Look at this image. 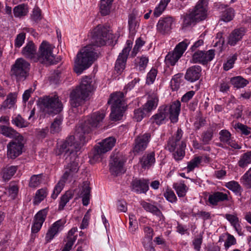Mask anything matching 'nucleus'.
<instances>
[{"mask_svg": "<svg viewBox=\"0 0 251 251\" xmlns=\"http://www.w3.org/2000/svg\"><path fill=\"white\" fill-rule=\"evenodd\" d=\"M105 117L103 111L93 113L87 117L81 125L78 126L74 136H70L58 146L56 151L57 155H63L67 161L65 166L64 173L60 180L55 186L51 198L55 199L64 188L66 180L72 178L79 170L77 152L81 145L89 139L88 134L99 126Z\"/></svg>", "mask_w": 251, "mask_h": 251, "instance_id": "1", "label": "nucleus"}, {"mask_svg": "<svg viewBox=\"0 0 251 251\" xmlns=\"http://www.w3.org/2000/svg\"><path fill=\"white\" fill-rule=\"evenodd\" d=\"M91 44L83 48L77 54L75 61V72L81 74L88 68L97 58L98 54L96 47H99L113 42L115 38L104 26L98 25L91 32Z\"/></svg>", "mask_w": 251, "mask_h": 251, "instance_id": "2", "label": "nucleus"}, {"mask_svg": "<svg viewBox=\"0 0 251 251\" xmlns=\"http://www.w3.org/2000/svg\"><path fill=\"white\" fill-rule=\"evenodd\" d=\"M180 102L176 100L169 105L159 107L157 113L153 115L151 121L152 123L160 125L165 123L169 117L172 123H176L180 111Z\"/></svg>", "mask_w": 251, "mask_h": 251, "instance_id": "3", "label": "nucleus"}, {"mask_svg": "<svg viewBox=\"0 0 251 251\" xmlns=\"http://www.w3.org/2000/svg\"><path fill=\"white\" fill-rule=\"evenodd\" d=\"M91 82V78L85 76L83 78L80 85L71 93L70 103L72 112H79L77 108L81 105L83 101L89 96V93L93 90Z\"/></svg>", "mask_w": 251, "mask_h": 251, "instance_id": "4", "label": "nucleus"}, {"mask_svg": "<svg viewBox=\"0 0 251 251\" xmlns=\"http://www.w3.org/2000/svg\"><path fill=\"white\" fill-rule=\"evenodd\" d=\"M183 132L178 128L174 135L169 138L166 149L170 152H173V156L176 161L182 159L185 155V149L186 147L184 141H181Z\"/></svg>", "mask_w": 251, "mask_h": 251, "instance_id": "5", "label": "nucleus"}, {"mask_svg": "<svg viewBox=\"0 0 251 251\" xmlns=\"http://www.w3.org/2000/svg\"><path fill=\"white\" fill-rule=\"evenodd\" d=\"M41 108L45 114L55 115L63 109V105L58 97L46 96L40 98Z\"/></svg>", "mask_w": 251, "mask_h": 251, "instance_id": "6", "label": "nucleus"}, {"mask_svg": "<svg viewBox=\"0 0 251 251\" xmlns=\"http://www.w3.org/2000/svg\"><path fill=\"white\" fill-rule=\"evenodd\" d=\"M30 64L22 58H18L11 69L12 76L18 81L25 80L28 75Z\"/></svg>", "mask_w": 251, "mask_h": 251, "instance_id": "7", "label": "nucleus"}, {"mask_svg": "<svg viewBox=\"0 0 251 251\" xmlns=\"http://www.w3.org/2000/svg\"><path fill=\"white\" fill-rule=\"evenodd\" d=\"M54 46L49 42L44 41L41 44L37 55V62L41 63H53L54 58L52 50Z\"/></svg>", "mask_w": 251, "mask_h": 251, "instance_id": "8", "label": "nucleus"}, {"mask_svg": "<svg viewBox=\"0 0 251 251\" xmlns=\"http://www.w3.org/2000/svg\"><path fill=\"white\" fill-rule=\"evenodd\" d=\"M115 143L116 139L112 137L107 138L99 143L95 147L93 159L96 161L101 160L102 155L110 151L115 145Z\"/></svg>", "mask_w": 251, "mask_h": 251, "instance_id": "9", "label": "nucleus"}, {"mask_svg": "<svg viewBox=\"0 0 251 251\" xmlns=\"http://www.w3.org/2000/svg\"><path fill=\"white\" fill-rule=\"evenodd\" d=\"M189 43L188 40L179 43L173 52H169L165 57L167 64L174 66L186 50Z\"/></svg>", "mask_w": 251, "mask_h": 251, "instance_id": "10", "label": "nucleus"}, {"mask_svg": "<svg viewBox=\"0 0 251 251\" xmlns=\"http://www.w3.org/2000/svg\"><path fill=\"white\" fill-rule=\"evenodd\" d=\"M23 137L19 138L9 142L7 145V156L8 158L15 159L20 155L23 152L24 143Z\"/></svg>", "mask_w": 251, "mask_h": 251, "instance_id": "11", "label": "nucleus"}, {"mask_svg": "<svg viewBox=\"0 0 251 251\" xmlns=\"http://www.w3.org/2000/svg\"><path fill=\"white\" fill-rule=\"evenodd\" d=\"M132 42L127 40L126 46L119 53L115 65V70L118 74H121L125 68L126 60L129 51L132 46Z\"/></svg>", "mask_w": 251, "mask_h": 251, "instance_id": "12", "label": "nucleus"}, {"mask_svg": "<svg viewBox=\"0 0 251 251\" xmlns=\"http://www.w3.org/2000/svg\"><path fill=\"white\" fill-rule=\"evenodd\" d=\"M208 0H199L191 11L198 22L205 20L207 16Z\"/></svg>", "mask_w": 251, "mask_h": 251, "instance_id": "13", "label": "nucleus"}, {"mask_svg": "<svg viewBox=\"0 0 251 251\" xmlns=\"http://www.w3.org/2000/svg\"><path fill=\"white\" fill-rule=\"evenodd\" d=\"M215 56V50H209L207 51L198 50L193 55L192 62L194 63H200L202 65L211 61Z\"/></svg>", "mask_w": 251, "mask_h": 251, "instance_id": "14", "label": "nucleus"}, {"mask_svg": "<svg viewBox=\"0 0 251 251\" xmlns=\"http://www.w3.org/2000/svg\"><path fill=\"white\" fill-rule=\"evenodd\" d=\"M174 23V19L172 17L161 18L156 25L157 33L165 35L169 34L172 29Z\"/></svg>", "mask_w": 251, "mask_h": 251, "instance_id": "15", "label": "nucleus"}, {"mask_svg": "<svg viewBox=\"0 0 251 251\" xmlns=\"http://www.w3.org/2000/svg\"><path fill=\"white\" fill-rule=\"evenodd\" d=\"M124 164V161L118 154L111 155L109 163V170L112 175L118 176L121 173H124L125 172L123 168Z\"/></svg>", "mask_w": 251, "mask_h": 251, "instance_id": "16", "label": "nucleus"}, {"mask_svg": "<svg viewBox=\"0 0 251 251\" xmlns=\"http://www.w3.org/2000/svg\"><path fill=\"white\" fill-rule=\"evenodd\" d=\"M66 220L60 219L54 222L48 229L46 236V243L50 242L59 232L62 231L64 228Z\"/></svg>", "mask_w": 251, "mask_h": 251, "instance_id": "17", "label": "nucleus"}, {"mask_svg": "<svg viewBox=\"0 0 251 251\" xmlns=\"http://www.w3.org/2000/svg\"><path fill=\"white\" fill-rule=\"evenodd\" d=\"M151 138V135L150 133H145L142 135H138L135 139L133 152L139 153L145 150L147 148Z\"/></svg>", "mask_w": 251, "mask_h": 251, "instance_id": "18", "label": "nucleus"}, {"mask_svg": "<svg viewBox=\"0 0 251 251\" xmlns=\"http://www.w3.org/2000/svg\"><path fill=\"white\" fill-rule=\"evenodd\" d=\"M147 101L143 105V110L150 113L154 110L157 107L159 99L157 93L154 91H150L147 94Z\"/></svg>", "mask_w": 251, "mask_h": 251, "instance_id": "19", "label": "nucleus"}, {"mask_svg": "<svg viewBox=\"0 0 251 251\" xmlns=\"http://www.w3.org/2000/svg\"><path fill=\"white\" fill-rule=\"evenodd\" d=\"M131 190L137 194H146L149 189V180L144 178H135L132 181Z\"/></svg>", "mask_w": 251, "mask_h": 251, "instance_id": "20", "label": "nucleus"}, {"mask_svg": "<svg viewBox=\"0 0 251 251\" xmlns=\"http://www.w3.org/2000/svg\"><path fill=\"white\" fill-rule=\"evenodd\" d=\"M47 213L48 210L45 208L38 211L35 215L34 223L31 227V231L32 233H37L40 230L46 220Z\"/></svg>", "mask_w": 251, "mask_h": 251, "instance_id": "21", "label": "nucleus"}, {"mask_svg": "<svg viewBox=\"0 0 251 251\" xmlns=\"http://www.w3.org/2000/svg\"><path fill=\"white\" fill-rule=\"evenodd\" d=\"M22 54L26 58L30 59L35 62H37V52L36 47L33 42L29 41L26 43L22 49Z\"/></svg>", "mask_w": 251, "mask_h": 251, "instance_id": "22", "label": "nucleus"}, {"mask_svg": "<svg viewBox=\"0 0 251 251\" xmlns=\"http://www.w3.org/2000/svg\"><path fill=\"white\" fill-rule=\"evenodd\" d=\"M141 205L147 212H150L157 217L160 222L159 224H162L165 222L164 216L156 205L145 201L141 202Z\"/></svg>", "mask_w": 251, "mask_h": 251, "instance_id": "23", "label": "nucleus"}, {"mask_svg": "<svg viewBox=\"0 0 251 251\" xmlns=\"http://www.w3.org/2000/svg\"><path fill=\"white\" fill-rule=\"evenodd\" d=\"M246 33L244 28L241 27L233 30L227 37V44L231 46H234L238 42L241 40Z\"/></svg>", "mask_w": 251, "mask_h": 251, "instance_id": "24", "label": "nucleus"}, {"mask_svg": "<svg viewBox=\"0 0 251 251\" xmlns=\"http://www.w3.org/2000/svg\"><path fill=\"white\" fill-rule=\"evenodd\" d=\"M141 166L144 169H148L154 165L155 162L154 151L145 153L140 159Z\"/></svg>", "mask_w": 251, "mask_h": 251, "instance_id": "25", "label": "nucleus"}, {"mask_svg": "<svg viewBox=\"0 0 251 251\" xmlns=\"http://www.w3.org/2000/svg\"><path fill=\"white\" fill-rule=\"evenodd\" d=\"M108 103L111 104V107H126V106L124 100V94L120 92L112 94Z\"/></svg>", "mask_w": 251, "mask_h": 251, "instance_id": "26", "label": "nucleus"}, {"mask_svg": "<svg viewBox=\"0 0 251 251\" xmlns=\"http://www.w3.org/2000/svg\"><path fill=\"white\" fill-rule=\"evenodd\" d=\"M201 71V66L198 65L192 66L187 70L185 78L190 82H194L199 79Z\"/></svg>", "mask_w": 251, "mask_h": 251, "instance_id": "27", "label": "nucleus"}, {"mask_svg": "<svg viewBox=\"0 0 251 251\" xmlns=\"http://www.w3.org/2000/svg\"><path fill=\"white\" fill-rule=\"evenodd\" d=\"M227 200V195L221 192H214L208 197V202L213 206H216L218 205L219 202Z\"/></svg>", "mask_w": 251, "mask_h": 251, "instance_id": "28", "label": "nucleus"}, {"mask_svg": "<svg viewBox=\"0 0 251 251\" xmlns=\"http://www.w3.org/2000/svg\"><path fill=\"white\" fill-rule=\"evenodd\" d=\"M91 188L88 182H84L82 186L80 197L82 199L83 205L87 206L89 203Z\"/></svg>", "mask_w": 251, "mask_h": 251, "instance_id": "29", "label": "nucleus"}, {"mask_svg": "<svg viewBox=\"0 0 251 251\" xmlns=\"http://www.w3.org/2000/svg\"><path fill=\"white\" fill-rule=\"evenodd\" d=\"M0 133L4 136L10 138L17 139L19 136H22L16 130L11 127L5 126H0Z\"/></svg>", "mask_w": 251, "mask_h": 251, "instance_id": "30", "label": "nucleus"}, {"mask_svg": "<svg viewBox=\"0 0 251 251\" xmlns=\"http://www.w3.org/2000/svg\"><path fill=\"white\" fill-rule=\"evenodd\" d=\"M250 164H251V151L242 154L238 161V165L242 168L247 167Z\"/></svg>", "mask_w": 251, "mask_h": 251, "instance_id": "31", "label": "nucleus"}, {"mask_svg": "<svg viewBox=\"0 0 251 251\" xmlns=\"http://www.w3.org/2000/svg\"><path fill=\"white\" fill-rule=\"evenodd\" d=\"M114 0H101L100 10L101 14L105 16L110 12L111 5Z\"/></svg>", "mask_w": 251, "mask_h": 251, "instance_id": "32", "label": "nucleus"}, {"mask_svg": "<svg viewBox=\"0 0 251 251\" xmlns=\"http://www.w3.org/2000/svg\"><path fill=\"white\" fill-rule=\"evenodd\" d=\"M173 187L179 197H184L188 190V188L184 183L183 181L174 183L173 184Z\"/></svg>", "mask_w": 251, "mask_h": 251, "instance_id": "33", "label": "nucleus"}, {"mask_svg": "<svg viewBox=\"0 0 251 251\" xmlns=\"http://www.w3.org/2000/svg\"><path fill=\"white\" fill-rule=\"evenodd\" d=\"M126 107H111L110 117L112 121L120 120L123 116Z\"/></svg>", "mask_w": 251, "mask_h": 251, "instance_id": "34", "label": "nucleus"}, {"mask_svg": "<svg viewBox=\"0 0 251 251\" xmlns=\"http://www.w3.org/2000/svg\"><path fill=\"white\" fill-rule=\"evenodd\" d=\"M44 179L42 174L32 175L30 177L28 185L31 188H36L43 182Z\"/></svg>", "mask_w": 251, "mask_h": 251, "instance_id": "35", "label": "nucleus"}, {"mask_svg": "<svg viewBox=\"0 0 251 251\" xmlns=\"http://www.w3.org/2000/svg\"><path fill=\"white\" fill-rule=\"evenodd\" d=\"M17 94L16 93H10L7 96L6 99L3 101L2 107L4 109L11 108L13 107L16 101Z\"/></svg>", "mask_w": 251, "mask_h": 251, "instance_id": "36", "label": "nucleus"}, {"mask_svg": "<svg viewBox=\"0 0 251 251\" xmlns=\"http://www.w3.org/2000/svg\"><path fill=\"white\" fill-rule=\"evenodd\" d=\"M230 82L234 87L237 88H244L249 83L248 80L241 76L232 77Z\"/></svg>", "mask_w": 251, "mask_h": 251, "instance_id": "37", "label": "nucleus"}, {"mask_svg": "<svg viewBox=\"0 0 251 251\" xmlns=\"http://www.w3.org/2000/svg\"><path fill=\"white\" fill-rule=\"evenodd\" d=\"M182 18L183 19L182 24L183 26H188L198 23L195 17H194V15H193L191 11H189V13L184 14Z\"/></svg>", "mask_w": 251, "mask_h": 251, "instance_id": "38", "label": "nucleus"}, {"mask_svg": "<svg viewBox=\"0 0 251 251\" xmlns=\"http://www.w3.org/2000/svg\"><path fill=\"white\" fill-rule=\"evenodd\" d=\"M27 5L24 4H19L15 6L13 9L14 16L16 17H22L25 16L28 13Z\"/></svg>", "mask_w": 251, "mask_h": 251, "instance_id": "39", "label": "nucleus"}, {"mask_svg": "<svg viewBox=\"0 0 251 251\" xmlns=\"http://www.w3.org/2000/svg\"><path fill=\"white\" fill-rule=\"evenodd\" d=\"M225 185L236 195H241L242 189L238 182L234 180L230 181L226 183Z\"/></svg>", "mask_w": 251, "mask_h": 251, "instance_id": "40", "label": "nucleus"}, {"mask_svg": "<svg viewBox=\"0 0 251 251\" xmlns=\"http://www.w3.org/2000/svg\"><path fill=\"white\" fill-rule=\"evenodd\" d=\"M17 171V167L14 166H8L3 169L2 177L5 180H9L15 174Z\"/></svg>", "mask_w": 251, "mask_h": 251, "instance_id": "41", "label": "nucleus"}, {"mask_svg": "<svg viewBox=\"0 0 251 251\" xmlns=\"http://www.w3.org/2000/svg\"><path fill=\"white\" fill-rule=\"evenodd\" d=\"M226 218L237 232L241 231L239 219L236 215L227 214L226 215Z\"/></svg>", "mask_w": 251, "mask_h": 251, "instance_id": "42", "label": "nucleus"}, {"mask_svg": "<svg viewBox=\"0 0 251 251\" xmlns=\"http://www.w3.org/2000/svg\"><path fill=\"white\" fill-rule=\"evenodd\" d=\"M73 197V193L71 191H67L60 198L59 209L63 210L66 204Z\"/></svg>", "mask_w": 251, "mask_h": 251, "instance_id": "43", "label": "nucleus"}, {"mask_svg": "<svg viewBox=\"0 0 251 251\" xmlns=\"http://www.w3.org/2000/svg\"><path fill=\"white\" fill-rule=\"evenodd\" d=\"M234 17V10L231 7L226 8L221 15V20L225 22L231 21Z\"/></svg>", "mask_w": 251, "mask_h": 251, "instance_id": "44", "label": "nucleus"}, {"mask_svg": "<svg viewBox=\"0 0 251 251\" xmlns=\"http://www.w3.org/2000/svg\"><path fill=\"white\" fill-rule=\"evenodd\" d=\"M170 1V0H161L159 4L154 10L153 14L154 16L158 17L161 15Z\"/></svg>", "mask_w": 251, "mask_h": 251, "instance_id": "45", "label": "nucleus"}, {"mask_svg": "<svg viewBox=\"0 0 251 251\" xmlns=\"http://www.w3.org/2000/svg\"><path fill=\"white\" fill-rule=\"evenodd\" d=\"M48 194L47 189L42 188L38 190L34 197L33 203L35 205L38 204L46 197Z\"/></svg>", "mask_w": 251, "mask_h": 251, "instance_id": "46", "label": "nucleus"}, {"mask_svg": "<svg viewBox=\"0 0 251 251\" xmlns=\"http://www.w3.org/2000/svg\"><path fill=\"white\" fill-rule=\"evenodd\" d=\"M62 122V118L57 116L53 121L50 126V132L52 133L59 132L61 130V125Z\"/></svg>", "mask_w": 251, "mask_h": 251, "instance_id": "47", "label": "nucleus"}, {"mask_svg": "<svg viewBox=\"0 0 251 251\" xmlns=\"http://www.w3.org/2000/svg\"><path fill=\"white\" fill-rule=\"evenodd\" d=\"M241 183L247 188H251V167L240 178Z\"/></svg>", "mask_w": 251, "mask_h": 251, "instance_id": "48", "label": "nucleus"}, {"mask_svg": "<svg viewBox=\"0 0 251 251\" xmlns=\"http://www.w3.org/2000/svg\"><path fill=\"white\" fill-rule=\"evenodd\" d=\"M181 74L175 75L171 80V87L173 91H176L179 88L181 83Z\"/></svg>", "mask_w": 251, "mask_h": 251, "instance_id": "49", "label": "nucleus"}, {"mask_svg": "<svg viewBox=\"0 0 251 251\" xmlns=\"http://www.w3.org/2000/svg\"><path fill=\"white\" fill-rule=\"evenodd\" d=\"M202 158L201 156H196L188 162L187 171L190 172L193 171L195 168L198 167L201 162Z\"/></svg>", "mask_w": 251, "mask_h": 251, "instance_id": "50", "label": "nucleus"}, {"mask_svg": "<svg viewBox=\"0 0 251 251\" xmlns=\"http://www.w3.org/2000/svg\"><path fill=\"white\" fill-rule=\"evenodd\" d=\"M12 123L19 127H27L29 123L25 120L20 115H17L13 117L12 120Z\"/></svg>", "mask_w": 251, "mask_h": 251, "instance_id": "51", "label": "nucleus"}, {"mask_svg": "<svg viewBox=\"0 0 251 251\" xmlns=\"http://www.w3.org/2000/svg\"><path fill=\"white\" fill-rule=\"evenodd\" d=\"M237 58V54L235 53L229 56L227 58L226 63L223 65L224 70L228 71L233 67L234 64Z\"/></svg>", "mask_w": 251, "mask_h": 251, "instance_id": "52", "label": "nucleus"}, {"mask_svg": "<svg viewBox=\"0 0 251 251\" xmlns=\"http://www.w3.org/2000/svg\"><path fill=\"white\" fill-rule=\"evenodd\" d=\"M219 139L221 142L227 144L231 139V134L229 131L223 129L219 132Z\"/></svg>", "mask_w": 251, "mask_h": 251, "instance_id": "53", "label": "nucleus"}, {"mask_svg": "<svg viewBox=\"0 0 251 251\" xmlns=\"http://www.w3.org/2000/svg\"><path fill=\"white\" fill-rule=\"evenodd\" d=\"M18 192V187L16 185H10L9 187L6 189L5 193L10 197L11 199H14L17 195Z\"/></svg>", "mask_w": 251, "mask_h": 251, "instance_id": "54", "label": "nucleus"}, {"mask_svg": "<svg viewBox=\"0 0 251 251\" xmlns=\"http://www.w3.org/2000/svg\"><path fill=\"white\" fill-rule=\"evenodd\" d=\"M157 70L152 68L148 73L146 78V83L148 84H152L156 77Z\"/></svg>", "mask_w": 251, "mask_h": 251, "instance_id": "55", "label": "nucleus"}, {"mask_svg": "<svg viewBox=\"0 0 251 251\" xmlns=\"http://www.w3.org/2000/svg\"><path fill=\"white\" fill-rule=\"evenodd\" d=\"M234 127L236 129L239 130L242 134L245 135H249L251 133V128L241 123H238L235 124Z\"/></svg>", "mask_w": 251, "mask_h": 251, "instance_id": "56", "label": "nucleus"}, {"mask_svg": "<svg viewBox=\"0 0 251 251\" xmlns=\"http://www.w3.org/2000/svg\"><path fill=\"white\" fill-rule=\"evenodd\" d=\"M164 196L170 202H176L177 201V198L175 193L171 189H167L164 193Z\"/></svg>", "mask_w": 251, "mask_h": 251, "instance_id": "57", "label": "nucleus"}, {"mask_svg": "<svg viewBox=\"0 0 251 251\" xmlns=\"http://www.w3.org/2000/svg\"><path fill=\"white\" fill-rule=\"evenodd\" d=\"M137 75V74L136 73H132L130 75L131 78L134 77V79L132 81L129 82L125 87V90H126V92H127V90H130L132 89L135 85L140 81V78L136 77Z\"/></svg>", "mask_w": 251, "mask_h": 251, "instance_id": "58", "label": "nucleus"}, {"mask_svg": "<svg viewBox=\"0 0 251 251\" xmlns=\"http://www.w3.org/2000/svg\"><path fill=\"white\" fill-rule=\"evenodd\" d=\"M146 113H147L143 110V108L136 109L134 110V111L133 118L137 122H140L143 119L144 115Z\"/></svg>", "mask_w": 251, "mask_h": 251, "instance_id": "59", "label": "nucleus"}, {"mask_svg": "<svg viewBox=\"0 0 251 251\" xmlns=\"http://www.w3.org/2000/svg\"><path fill=\"white\" fill-rule=\"evenodd\" d=\"M42 18L41 11L38 7H35L31 15V19L32 21L37 22L40 21Z\"/></svg>", "mask_w": 251, "mask_h": 251, "instance_id": "60", "label": "nucleus"}, {"mask_svg": "<svg viewBox=\"0 0 251 251\" xmlns=\"http://www.w3.org/2000/svg\"><path fill=\"white\" fill-rule=\"evenodd\" d=\"M25 33H21L17 35L15 41V47L16 48L21 47L25 42Z\"/></svg>", "mask_w": 251, "mask_h": 251, "instance_id": "61", "label": "nucleus"}, {"mask_svg": "<svg viewBox=\"0 0 251 251\" xmlns=\"http://www.w3.org/2000/svg\"><path fill=\"white\" fill-rule=\"evenodd\" d=\"M202 242V236L200 234L198 237H196L193 241V245L194 249L197 251H200L201 248V245Z\"/></svg>", "mask_w": 251, "mask_h": 251, "instance_id": "62", "label": "nucleus"}, {"mask_svg": "<svg viewBox=\"0 0 251 251\" xmlns=\"http://www.w3.org/2000/svg\"><path fill=\"white\" fill-rule=\"evenodd\" d=\"M149 62L148 57L146 56H142L140 57L138 63L139 69L140 71H144Z\"/></svg>", "mask_w": 251, "mask_h": 251, "instance_id": "63", "label": "nucleus"}, {"mask_svg": "<svg viewBox=\"0 0 251 251\" xmlns=\"http://www.w3.org/2000/svg\"><path fill=\"white\" fill-rule=\"evenodd\" d=\"M128 23L129 30L130 31H134L137 25L135 17L133 15H130L128 17Z\"/></svg>", "mask_w": 251, "mask_h": 251, "instance_id": "64", "label": "nucleus"}]
</instances>
